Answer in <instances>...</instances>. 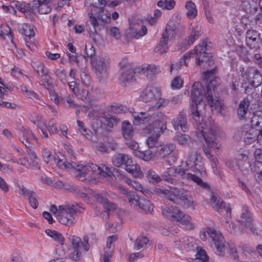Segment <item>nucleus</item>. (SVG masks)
I'll return each mask as SVG.
<instances>
[{
  "instance_id": "1",
  "label": "nucleus",
  "mask_w": 262,
  "mask_h": 262,
  "mask_svg": "<svg viewBox=\"0 0 262 262\" xmlns=\"http://www.w3.org/2000/svg\"><path fill=\"white\" fill-rule=\"evenodd\" d=\"M208 72H211L214 75V70L207 71L204 73L203 80L207 83L206 90H204L202 84L199 81L195 82L192 86L191 97L194 104L190 108V115L191 116L193 123L197 129L198 136L199 137L202 136L205 140L207 147L204 145L203 147L204 152L209 160L214 165H216L217 160L210 152L211 148L218 150L221 146L220 144L216 142V130L212 125H210L208 126L206 123L203 122L202 114L198 109V105L202 101L203 97H205L207 89L209 87V81L207 82L205 78V74Z\"/></svg>"
},
{
  "instance_id": "2",
  "label": "nucleus",
  "mask_w": 262,
  "mask_h": 262,
  "mask_svg": "<svg viewBox=\"0 0 262 262\" xmlns=\"http://www.w3.org/2000/svg\"><path fill=\"white\" fill-rule=\"evenodd\" d=\"M106 0H85V5L90 9L86 29L93 38L97 35L96 28L104 26L111 21V14L104 9Z\"/></svg>"
},
{
  "instance_id": "3",
  "label": "nucleus",
  "mask_w": 262,
  "mask_h": 262,
  "mask_svg": "<svg viewBox=\"0 0 262 262\" xmlns=\"http://www.w3.org/2000/svg\"><path fill=\"white\" fill-rule=\"evenodd\" d=\"M60 162H62V164L67 169H75L76 170V178L81 181L86 180L91 174L99 176L102 178L110 177L112 174L111 169L103 164L97 166L90 163L83 165L75 162H62L59 161V163Z\"/></svg>"
},
{
  "instance_id": "4",
  "label": "nucleus",
  "mask_w": 262,
  "mask_h": 262,
  "mask_svg": "<svg viewBox=\"0 0 262 262\" xmlns=\"http://www.w3.org/2000/svg\"><path fill=\"white\" fill-rule=\"evenodd\" d=\"M207 50V42L203 41L202 43L195 46L193 50L185 53L178 63H171L170 65V71L172 72L173 71H178L183 63L186 66H187L186 60L193 57L194 55L199 56L196 61L197 65L200 66L204 63H206L209 66H210L213 63V59L209 53L206 52Z\"/></svg>"
},
{
  "instance_id": "5",
  "label": "nucleus",
  "mask_w": 262,
  "mask_h": 262,
  "mask_svg": "<svg viewBox=\"0 0 262 262\" xmlns=\"http://www.w3.org/2000/svg\"><path fill=\"white\" fill-rule=\"evenodd\" d=\"M170 190L157 188L156 192L165 197L171 202H174L175 199H179L182 205L185 208L194 209V202L190 191L182 188L169 187Z\"/></svg>"
},
{
  "instance_id": "6",
  "label": "nucleus",
  "mask_w": 262,
  "mask_h": 262,
  "mask_svg": "<svg viewBox=\"0 0 262 262\" xmlns=\"http://www.w3.org/2000/svg\"><path fill=\"white\" fill-rule=\"evenodd\" d=\"M178 176L184 180L192 181L202 188L206 190H209L210 188L209 185L207 183L203 182L201 178L195 174L188 172L186 170L183 168H180L177 171L175 167L169 168L162 174V178L164 181L171 184H176L177 181L175 178Z\"/></svg>"
},
{
  "instance_id": "7",
  "label": "nucleus",
  "mask_w": 262,
  "mask_h": 262,
  "mask_svg": "<svg viewBox=\"0 0 262 262\" xmlns=\"http://www.w3.org/2000/svg\"><path fill=\"white\" fill-rule=\"evenodd\" d=\"M78 208L77 204H66L60 205L58 207L52 205L50 207V211L57 216L61 224L71 226L76 223V212Z\"/></svg>"
},
{
  "instance_id": "8",
  "label": "nucleus",
  "mask_w": 262,
  "mask_h": 262,
  "mask_svg": "<svg viewBox=\"0 0 262 262\" xmlns=\"http://www.w3.org/2000/svg\"><path fill=\"white\" fill-rule=\"evenodd\" d=\"M227 166L234 171L239 170L244 175H248L255 171V163L246 153L239 154L233 160L226 162Z\"/></svg>"
},
{
  "instance_id": "9",
  "label": "nucleus",
  "mask_w": 262,
  "mask_h": 262,
  "mask_svg": "<svg viewBox=\"0 0 262 262\" xmlns=\"http://www.w3.org/2000/svg\"><path fill=\"white\" fill-rule=\"evenodd\" d=\"M141 97L144 102H153V105L149 108V111L158 109L169 104L168 100L161 98L160 89L155 86H147L142 92Z\"/></svg>"
},
{
  "instance_id": "10",
  "label": "nucleus",
  "mask_w": 262,
  "mask_h": 262,
  "mask_svg": "<svg viewBox=\"0 0 262 262\" xmlns=\"http://www.w3.org/2000/svg\"><path fill=\"white\" fill-rule=\"evenodd\" d=\"M175 243L176 245L178 246L179 248L187 251L193 250L195 248L196 249V258L192 259V262H210L209 257L207 255L206 251L202 249H199L196 246V241L192 237L186 236L182 237L175 241Z\"/></svg>"
},
{
  "instance_id": "11",
  "label": "nucleus",
  "mask_w": 262,
  "mask_h": 262,
  "mask_svg": "<svg viewBox=\"0 0 262 262\" xmlns=\"http://www.w3.org/2000/svg\"><path fill=\"white\" fill-rule=\"evenodd\" d=\"M134 118V123L136 125L147 123L152 121L150 124H154V127L164 126L163 130L166 129L164 124H162L166 121L167 118L161 112H157L150 115L149 112L134 113L132 114Z\"/></svg>"
},
{
  "instance_id": "12",
  "label": "nucleus",
  "mask_w": 262,
  "mask_h": 262,
  "mask_svg": "<svg viewBox=\"0 0 262 262\" xmlns=\"http://www.w3.org/2000/svg\"><path fill=\"white\" fill-rule=\"evenodd\" d=\"M207 234L211 238L210 245L215 252L220 255H223L225 251V241L221 233L212 228H209L207 231L200 232V237L202 240L207 239Z\"/></svg>"
},
{
  "instance_id": "13",
  "label": "nucleus",
  "mask_w": 262,
  "mask_h": 262,
  "mask_svg": "<svg viewBox=\"0 0 262 262\" xmlns=\"http://www.w3.org/2000/svg\"><path fill=\"white\" fill-rule=\"evenodd\" d=\"M112 162L115 166H124L125 170L135 178H140L142 176L140 166L134 164L131 157L127 155L117 154L113 157Z\"/></svg>"
},
{
  "instance_id": "14",
  "label": "nucleus",
  "mask_w": 262,
  "mask_h": 262,
  "mask_svg": "<svg viewBox=\"0 0 262 262\" xmlns=\"http://www.w3.org/2000/svg\"><path fill=\"white\" fill-rule=\"evenodd\" d=\"M205 78L208 82L209 81V87L207 89V92L205 93V98L207 101L208 104L212 109L215 110L217 112L221 111L222 107V102L218 99H213L212 90H213L219 83L220 79L213 75L211 72L207 73L205 74Z\"/></svg>"
},
{
  "instance_id": "15",
  "label": "nucleus",
  "mask_w": 262,
  "mask_h": 262,
  "mask_svg": "<svg viewBox=\"0 0 262 262\" xmlns=\"http://www.w3.org/2000/svg\"><path fill=\"white\" fill-rule=\"evenodd\" d=\"M70 240L72 242L71 252L69 254V257L73 260H78L81 255V250L82 249L85 251L89 250V237L85 235L83 238V242L77 236H73Z\"/></svg>"
},
{
  "instance_id": "16",
  "label": "nucleus",
  "mask_w": 262,
  "mask_h": 262,
  "mask_svg": "<svg viewBox=\"0 0 262 262\" xmlns=\"http://www.w3.org/2000/svg\"><path fill=\"white\" fill-rule=\"evenodd\" d=\"M28 140V139H24L23 137L20 138V141L27 147L26 152L29 156V159L28 157L26 156V155H24L23 151L21 149H17L18 152L21 156H23V158H20L17 162L26 167H31L34 166L37 163L36 161V156L34 152V147L32 144L29 143Z\"/></svg>"
},
{
  "instance_id": "17",
  "label": "nucleus",
  "mask_w": 262,
  "mask_h": 262,
  "mask_svg": "<svg viewBox=\"0 0 262 262\" xmlns=\"http://www.w3.org/2000/svg\"><path fill=\"white\" fill-rule=\"evenodd\" d=\"M211 205L212 208L221 214L225 215L226 222L231 217V208L229 204H225L222 200L216 193H212L210 200Z\"/></svg>"
},
{
  "instance_id": "18",
  "label": "nucleus",
  "mask_w": 262,
  "mask_h": 262,
  "mask_svg": "<svg viewBox=\"0 0 262 262\" xmlns=\"http://www.w3.org/2000/svg\"><path fill=\"white\" fill-rule=\"evenodd\" d=\"M129 204L139 212L150 214L153 211V206L150 201L144 198L140 199L138 195H129Z\"/></svg>"
},
{
  "instance_id": "19",
  "label": "nucleus",
  "mask_w": 262,
  "mask_h": 262,
  "mask_svg": "<svg viewBox=\"0 0 262 262\" xmlns=\"http://www.w3.org/2000/svg\"><path fill=\"white\" fill-rule=\"evenodd\" d=\"M163 125L154 127V124H149L144 128V134L149 135L146 140L149 148L156 147L159 145V138L161 133L163 132Z\"/></svg>"
},
{
  "instance_id": "20",
  "label": "nucleus",
  "mask_w": 262,
  "mask_h": 262,
  "mask_svg": "<svg viewBox=\"0 0 262 262\" xmlns=\"http://www.w3.org/2000/svg\"><path fill=\"white\" fill-rule=\"evenodd\" d=\"M96 199L102 205L103 211H100V207L96 206L95 208V213L97 216H100L104 220H106L112 212L115 211L116 205L108 201V200L101 194H97Z\"/></svg>"
},
{
  "instance_id": "21",
  "label": "nucleus",
  "mask_w": 262,
  "mask_h": 262,
  "mask_svg": "<svg viewBox=\"0 0 262 262\" xmlns=\"http://www.w3.org/2000/svg\"><path fill=\"white\" fill-rule=\"evenodd\" d=\"M202 160V158L196 151L191 150L188 154L186 164L194 172L199 173L201 176H204L205 175V171Z\"/></svg>"
},
{
  "instance_id": "22",
  "label": "nucleus",
  "mask_w": 262,
  "mask_h": 262,
  "mask_svg": "<svg viewBox=\"0 0 262 262\" xmlns=\"http://www.w3.org/2000/svg\"><path fill=\"white\" fill-rule=\"evenodd\" d=\"M110 59L108 58L97 56L92 60V65L96 75L100 78H105L110 69Z\"/></svg>"
},
{
  "instance_id": "23",
  "label": "nucleus",
  "mask_w": 262,
  "mask_h": 262,
  "mask_svg": "<svg viewBox=\"0 0 262 262\" xmlns=\"http://www.w3.org/2000/svg\"><path fill=\"white\" fill-rule=\"evenodd\" d=\"M146 33V27L140 23H137L136 19H133L132 20L129 24V27L126 30V35L128 37H133L136 39H139Z\"/></svg>"
},
{
  "instance_id": "24",
  "label": "nucleus",
  "mask_w": 262,
  "mask_h": 262,
  "mask_svg": "<svg viewBox=\"0 0 262 262\" xmlns=\"http://www.w3.org/2000/svg\"><path fill=\"white\" fill-rule=\"evenodd\" d=\"M243 77L246 78L249 84L253 86L257 87L262 82V76L257 69L254 67L248 68Z\"/></svg>"
},
{
  "instance_id": "25",
  "label": "nucleus",
  "mask_w": 262,
  "mask_h": 262,
  "mask_svg": "<svg viewBox=\"0 0 262 262\" xmlns=\"http://www.w3.org/2000/svg\"><path fill=\"white\" fill-rule=\"evenodd\" d=\"M173 34V31L170 29L166 28L165 32L163 33L159 43L155 48L154 51L160 55L166 53L168 49L167 45L169 38L172 37Z\"/></svg>"
},
{
  "instance_id": "26",
  "label": "nucleus",
  "mask_w": 262,
  "mask_h": 262,
  "mask_svg": "<svg viewBox=\"0 0 262 262\" xmlns=\"http://www.w3.org/2000/svg\"><path fill=\"white\" fill-rule=\"evenodd\" d=\"M244 212L242 213L241 220L239 222L246 232L251 231L252 233H254L256 228L252 223V220L248 212L247 207L244 206Z\"/></svg>"
},
{
  "instance_id": "27",
  "label": "nucleus",
  "mask_w": 262,
  "mask_h": 262,
  "mask_svg": "<svg viewBox=\"0 0 262 262\" xmlns=\"http://www.w3.org/2000/svg\"><path fill=\"white\" fill-rule=\"evenodd\" d=\"M172 123L177 131L186 132L188 130L186 115L183 112H180L177 117L172 120Z\"/></svg>"
},
{
  "instance_id": "28",
  "label": "nucleus",
  "mask_w": 262,
  "mask_h": 262,
  "mask_svg": "<svg viewBox=\"0 0 262 262\" xmlns=\"http://www.w3.org/2000/svg\"><path fill=\"white\" fill-rule=\"evenodd\" d=\"M242 129V135L244 136V141L247 144H251L256 140L258 130L250 126L249 124L244 125Z\"/></svg>"
},
{
  "instance_id": "29",
  "label": "nucleus",
  "mask_w": 262,
  "mask_h": 262,
  "mask_svg": "<svg viewBox=\"0 0 262 262\" xmlns=\"http://www.w3.org/2000/svg\"><path fill=\"white\" fill-rule=\"evenodd\" d=\"M259 34L254 30L247 31L246 36V44L251 49H256L259 47Z\"/></svg>"
},
{
  "instance_id": "30",
  "label": "nucleus",
  "mask_w": 262,
  "mask_h": 262,
  "mask_svg": "<svg viewBox=\"0 0 262 262\" xmlns=\"http://www.w3.org/2000/svg\"><path fill=\"white\" fill-rule=\"evenodd\" d=\"M174 220L178 222L181 226L186 229H191L193 228V225L190 216L186 214L180 210L178 211Z\"/></svg>"
},
{
  "instance_id": "31",
  "label": "nucleus",
  "mask_w": 262,
  "mask_h": 262,
  "mask_svg": "<svg viewBox=\"0 0 262 262\" xmlns=\"http://www.w3.org/2000/svg\"><path fill=\"white\" fill-rule=\"evenodd\" d=\"M122 72L119 78L120 83L124 86H127L130 82L135 80L134 74L135 72L132 69H122Z\"/></svg>"
},
{
  "instance_id": "32",
  "label": "nucleus",
  "mask_w": 262,
  "mask_h": 262,
  "mask_svg": "<svg viewBox=\"0 0 262 262\" xmlns=\"http://www.w3.org/2000/svg\"><path fill=\"white\" fill-rule=\"evenodd\" d=\"M121 133L125 140L132 139L134 131L131 123L127 121H124L121 125Z\"/></svg>"
},
{
  "instance_id": "33",
  "label": "nucleus",
  "mask_w": 262,
  "mask_h": 262,
  "mask_svg": "<svg viewBox=\"0 0 262 262\" xmlns=\"http://www.w3.org/2000/svg\"><path fill=\"white\" fill-rule=\"evenodd\" d=\"M249 105L250 102L248 98H244L240 102L237 111V116L240 120L246 118Z\"/></svg>"
},
{
  "instance_id": "34",
  "label": "nucleus",
  "mask_w": 262,
  "mask_h": 262,
  "mask_svg": "<svg viewBox=\"0 0 262 262\" xmlns=\"http://www.w3.org/2000/svg\"><path fill=\"white\" fill-rule=\"evenodd\" d=\"M159 72L157 66L154 64H144L136 69V72H142L147 75H155Z\"/></svg>"
},
{
  "instance_id": "35",
  "label": "nucleus",
  "mask_w": 262,
  "mask_h": 262,
  "mask_svg": "<svg viewBox=\"0 0 262 262\" xmlns=\"http://www.w3.org/2000/svg\"><path fill=\"white\" fill-rule=\"evenodd\" d=\"M163 215L171 220H174L179 209L176 206H163L162 207Z\"/></svg>"
},
{
  "instance_id": "36",
  "label": "nucleus",
  "mask_w": 262,
  "mask_h": 262,
  "mask_svg": "<svg viewBox=\"0 0 262 262\" xmlns=\"http://www.w3.org/2000/svg\"><path fill=\"white\" fill-rule=\"evenodd\" d=\"M125 181L128 185L134 188L136 190L141 192L146 196L150 194L149 190L146 188H143L142 185L138 181L132 180L130 179H126Z\"/></svg>"
},
{
  "instance_id": "37",
  "label": "nucleus",
  "mask_w": 262,
  "mask_h": 262,
  "mask_svg": "<svg viewBox=\"0 0 262 262\" xmlns=\"http://www.w3.org/2000/svg\"><path fill=\"white\" fill-rule=\"evenodd\" d=\"M250 126L257 127V130L262 129V113L261 111H257L253 113L250 121Z\"/></svg>"
},
{
  "instance_id": "38",
  "label": "nucleus",
  "mask_w": 262,
  "mask_h": 262,
  "mask_svg": "<svg viewBox=\"0 0 262 262\" xmlns=\"http://www.w3.org/2000/svg\"><path fill=\"white\" fill-rule=\"evenodd\" d=\"M185 8L187 10L186 15L189 18H193L197 15V10L195 4L188 1L185 3Z\"/></svg>"
},
{
  "instance_id": "39",
  "label": "nucleus",
  "mask_w": 262,
  "mask_h": 262,
  "mask_svg": "<svg viewBox=\"0 0 262 262\" xmlns=\"http://www.w3.org/2000/svg\"><path fill=\"white\" fill-rule=\"evenodd\" d=\"M175 145L172 143H166L163 144L160 149L158 155L160 158H164L169 155L174 149Z\"/></svg>"
},
{
  "instance_id": "40",
  "label": "nucleus",
  "mask_w": 262,
  "mask_h": 262,
  "mask_svg": "<svg viewBox=\"0 0 262 262\" xmlns=\"http://www.w3.org/2000/svg\"><path fill=\"white\" fill-rule=\"evenodd\" d=\"M176 5V2L174 0H160L157 3V6L164 10H170L172 9Z\"/></svg>"
},
{
  "instance_id": "41",
  "label": "nucleus",
  "mask_w": 262,
  "mask_h": 262,
  "mask_svg": "<svg viewBox=\"0 0 262 262\" xmlns=\"http://www.w3.org/2000/svg\"><path fill=\"white\" fill-rule=\"evenodd\" d=\"M11 8L14 13L16 11L15 8L22 12H26L28 10V5L25 3H20L18 1H14L11 3Z\"/></svg>"
},
{
  "instance_id": "42",
  "label": "nucleus",
  "mask_w": 262,
  "mask_h": 262,
  "mask_svg": "<svg viewBox=\"0 0 262 262\" xmlns=\"http://www.w3.org/2000/svg\"><path fill=\"white\" fill-rule=\"evenodd\" d=\"M135 155L144 161H148L154 157L155 154L150 150H147L144 151H136L135 152Z\"/></svg>"
},
{
  "instance_id": "43",
  "label": "nucleus",
  "mask_w": 262,
  "mask_h": 262,
  "mask_svg": "<svg viewBox=\"0 0 262 262\" xmlns=\"http://www.w3.org/2000/svg\"><path fill=\"white\" fill-rule=\"evenodd\" d=\"M149 242L148 239L145 236H139L136 239L134 244V249L136 250L144 248Z\"/></svg>"
},
{
  "instance_id": "44",
  "label": "nucleus",
  "mask_w": 262,
  "mask_h": 262,
  "mask_svg": "<svg viewBox=\"0 0 262 262\" xmlns=\"http://www.w3.org/2000/svg\"><path fill=\"white\" fill-rule=\"evenodd\" d=\"M19 31L21 33L30 38L34 35L33 27L28 24H23L21 28Z\"/></svg>"
},
{
  "instance_id": "45",
  "label": "nucleus",
  "mask_w": 262,
  "mask_h": 262,
  "mask_svg": "<svg viewBox=\"0 0 262 262\" xmlns=\"http://www.w3.org/2000/svg\"><path fill=\"white\" fill-rule=\"evenodd\" d=\"M100 121L110 127H113L118 122V120L114 117L103 116L100 118Z\"/></svg>"
},
{
  "instance_id": "46",
  "label": "nucleus",
  "mask_w": 262,
  "mask_h": 262,
  "mask_svg": "<svg viewBox=\"0 0 262 262\" xmlns=\"http://www.w3.org/2000/svg\"><path fill=\"white\" fill-rule=\"evenodd\" d=\"M118 221L115 224L112 222H106L105 228L106 230L112 232H115L120 230L121 228V220L120 217L118 218Z\"/></svg>"
},
{
  "instance_id": "47",
  "label": "nucleus",
  "mask_w": 262,
  "mask_h": 262,
  "mask_svg": "<svg viewBox=\"0 0 262 262\" xmlns=\"http://www.w3.org/2000/svg\"><path fill=\"white\" fill-rule=\"evenodd\" d=\"M146 177L150 183H158L161 181V178L153 170L150 169L147 172Z\"/></svg>"
},
{
  "instance_id": "48",
  "label": "nucleus",
  "mask_w": 262,
  "mask_h": 262,
  "mask_svg": "<svg viewBox=\"0 0 262 262\" xmlns=\"http://www.w3.org/2000/svg\"><path fill=\"white\" fill-rule=\"evenodd\" d=\"M200 34V27L196 26L193 28L191 33L188 39V45L192 44L196 39H197Z\"/></svg>"
},
{
  "instance_id": "49",
  "label": "nucleus",
  "mask_w": 262,
  "mask_h": 262,
  "mask_svg": "<svg viewBox=\"0 0 262 262\" xmlns=\"http://www.w3.org/2000/svg\"><path fill=\"white\" fill-rule=\"evenodd\" d=\"M28 197L30 206L34 209L38 207V203L36 194L33 191L28 192Z\"/></svg>"
},
{
  "instance_id": "50",
  "label": "nucleus",
  "mask_w": 262,
  "mask_h": 262,
  "mask_svg": "<svg viewBox=\"0 0 262 262\" xmlns=\"http://www.w3.org/2000/svg\"><path fill=\"white\" fill-rule=\"evenodd\" d=\"M77 123L78 125V129L81 134L86 137V138L90 137L91 132L85 127L84 124L80 120H77Z\"/></svg>"
},
{
  "instance_id": "51",
  "label": "nucleus",
  "mask_w": 262,
  "mask_h": 262,
  "mask_svg": "<svg viewBox=\"0 0 262 262\" xmlns=\"http://www.w3.org/2000/svg\"><path fill=\"white\" fill-rule=\"evenodd\" d=\"M45 232L48 236L52 237L54 239L61 243L63 241L64 239L62 235L56 231L47 229L46 230Z\"/></svg>"
},
{
  "instance_id": "52",
  "label": "nucleus",
  "mask_w": 262,
  "mask_h": 262,
  "mask_svg": "<svg viewBox=\"0 0 262 262\" xmlns=\"http://www.w3.org/2000/svg\"><path fill=\"white\" fill-rule=\"evenodd\" d=\"M56 121L54 119H52L46 123V127L48 129L50 134L58 133V129L56 125Z\"/></svg>"
},
{
  "instance_id": "53",
  "label": "nucleus",
  "mask_w": 262,
  "mask_h": 262,
  "mask_svg": "<svg viewBox=\"0 0 262 262\" xmlns=\"http://www.w3.org/2000/svg\"><path fill=\"white\" fill-rule=\"evenodd\" d=\"M32 67L38 73L45 74L47 70L45 69L44 66L40 61L35 60L32 61Z\"/></svg>"
},
{
  "instance_id": "54",
  "label": "nucleus",
  "mask_w": 262,
  "mask_h": 262,
  "mask_svg": "<svg viewBox=\"0 0 262 262\" xmlns=\"http://www.w3.org/2000/svg\"><path fill=\"white\" fill-rule=\"evenodd\" d=\"M85 53L86 55V56H85V58H91V61L94 59H92V57L95 55V52L94 47L91 44L88 43L85 45Z\"/></svg>"
},
{
  "instance_id": "55",
  "label": "nucleus",
  "mask_w": 262,
  "mask_h": 262,
  "mask_svg": "<svg viewBox=\"0 0 262 262\" xmlns=\"http://www.w3.org/2000/svg\"><path fill=\"white\" fill-rule=\"evenodd\" d=\"M21 134L23 138L28 139H36V136L32 132L28 129L23 127L21 129Z\"/></svg>"
},
{
  "instance_id": "56",
  "label": "nucleus",
  "mask_w": 262,
  "mask_h": 262,
  "mask_svg": "<svg viewBox=\"0 0 262 262\" xmlns=\"http://www.w3.org/2000/svg\"><path fill=\"white\" fill-rule=\"evenodd\" d=\"M183 80L179 76L175 77L171 81V86L172 89H178L182 87Z\"/></svg>"
},
{
  "instance_id": "57",
  "label": "nucleus",
  "mask_w": 262,
  "mask_h": 262,
  "mask_svg": "<svg viewBox=\"0 0 262 262\" xmlns=\"http://www.w3.org/2000/svg\"><path fill=\"white\" fill-rule=\"evenodd\" d=\"M37 9L40 14H47L51 11V4L40 5L39 7H33Z\"/></svg>"
},
{
  "instance_id": "58",
  "label": "nucleus",
  "mask_w": 262,
  "mask_h": 262,
  "mask_svg": "<svg viewBox=\"0 0 262 262\" xmlns=\"http://www.w3.org/2000/svg\"><path fill=\"white\" fill-rule=\"evenodd\" d=\"M189 137L187 135H178L176 137V140L178 142L182 145H186L187 144Z\"/></svg>"
},
{
  "instance_id": "59",
  "label": "nucleus",
  "mask_w": 262,
  "mask_h": 262,
  "mask_svg": "<svg viewBox=\"0 0 262 262\" xmlns=\"http://www.w3.org/2000/svg\"><path fill=\"white\" fill-rule=\"evenodd\" d=\"M109 34L114 38L118 39L120 37V33L119 29L116 27H111L108 29Z\"/></svg>"
},
{
  "instance_id": "60",
  "label": "nucleus",
  "mask_w": 262,
  "mask_h": 262,
  "mask_svg": "<svg viewBox=\"0 0 262 262\" xmlns=\"http://www.w3.org/2000/svg\"><path fill=\"white\" fill-rule=\"evenodd\" d=\"M118 189L121 191V192L125 195V200H127L129 203V195H132V194L137 195L134 192H128L127 190H126V189L124 187H123L121 185H119L118 186Z\"/></svg>"
},
{
  "instance_id": "61",
  "label": "nucleus",
  "mask_w": 262,
  "mask_h": 262,
  "mask_svg": "<svg viewBox=\"0 0 262 262\" xmlns=\"http://www.w3.org/2000/svg\"><path fill=\"white\" fill-rule=\"evenodd\" d=\"M55 74L59 78L62 83H65L67 82L66 79V73L64 70H56L55 71Z\"/></svg>"
},
{
  "instance_id": "62",
  "label": "nucleus",
  "mask_w": 262,
  "mask_h": 262,
  "mask_svg": "<svg viewBox=\"0 0 262 262\" xmlns=\"http://www.w3.org/2000/svg\"><path fill=\"white\" fill-rule=\"evenodd\" d=\"M16 185L18 189V193L23 196H28V192H29L31 191L28 190L21 183H19L18 182H17Z\"/></svg>"
},
{
  "instance_id": "63",
  "label": "nucleus",
  "mask_w": 262,
  "mask_h": 262,
  "mask_svg": "<svg viewBox=\"0 0 262 262\" xmlns=\"http://www.w3.org/2000/svg\"><path fill=\"white\" fill-rule=\"evenodd\" d=\"M22 91L25 92L26 93V96L28 97L31 98V99L33 100H38V96L37 94L35 93H34L33 91H28L26 89V88H23L21 89Z\"/></svg>"
},
{
  "instance_id": "64",
  "label": "nucleus",
  "mask_w": 262,
  "mask_h": 262,
  "mask_svg": "<svg viewBox=\"0 0 262 262\" xmlns=\"http://www.w3.org/2000/svg\"><path fill=\"white\" fill-rule=\"evenodd\" d=\"M182 101V96L181 95H177L173 97L170 100V105L174 106L180 104L181 103Z\"/></svg>"
}]
</instances>
